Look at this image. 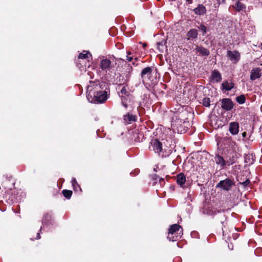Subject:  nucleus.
Here are the masks:
<instances>
[{
  "instance_id": "obj_1",
  "label": "nucleus",
  "mask_w": 262,
  "mask_h": 262,
  "mask_svg": "<svg viewBox=\"0 0 262 262\" xmlns=\"http://www.w3.org/2000/svg\"><path fill=\"white\" fill-rule=\"evenodd\" d=\"M103 85V83L99 81H90L89 84L87 86V98L91 97L94 98L95 97V95H98V93L103 89L102 88Z\"/></svg>"
},
{
  "instance_id": "obj_2",
  "label": "nucleus",
  "mask_w": 262,
  "mask_h": 262,
  "mask_svg": "<svg viewBox=\"0 0 262 262\" xmlns=\"http://www.w3.org/2000/svg\"><path fill=\"white\" fill-rule=\"evenodd\" d=\"M95 97L93 98V97H89L87 99L91 103H102L104 102L107 99V95L106 91L102 90L99 93L98 95H95Z\"/></svg>"
},
{
  "instance_id": "obj_3",
  "label": "nucleus",
  "mask_w": 262,
  "mask_h": 262,
  "mask_svg": "<svg viewBox=\"0 0 262 262\" xmlns=\"http://www.w3.org/2000/svg\"><path fill=\"white\" fill-rule=\"evenodd\" d=\"M222 142L223 144V148L226 149L229 152L235 151L236 144L231 138L224 137L222 139Z\"/></svg>"
},
{
  "instance_id": "obj_4",
  "label": "nucleus",
  "mask_w": 262,
  "mask_h": 262,
  "mask_svg": "<svg viewBox=\"0 0 262 262\" xmlns=\"http://www.w3.org/2000/svg\"><path fill=\"white\" fill-rule=\"evenodd\" d=\"M149 148L150 150L160 155L163 152L162 144L158 139H152L150 142Z\"/></svg>"
},
{
  "instance_id": "obj_5",
  "label": "nucleus",
  "mask_w": 262,
  "mask_h": 262,
  "mask_svg": "<svg viewBox=\"0 0 262 262\" xmlns=\"http://www.w3.org/2000/svg\"><path fill=\"white\" fill-rule=\"evenodd\" d=\"M234 184L233 181L229 179H226L224 180L221 181L216 185V187L221 188L224 190L229 191Z\"/></svg>"
},
{
  "instance_id": "obj_6",
  "label": "nucleus",
  "mask_w": 262,
  "mask_h": 262,
  "mask_svg": "<svg viewBox=\"0 0 262 262\" xmlns=\"http://www.w3.org/2000/svg\"><path fill=\"white\" fill-rule=\"evenodd\" d=\"M152 71V68L150 67H146L142 70L141 76L143 82L149 80L151 75Z\"/></svg>"
},
{
  "instance_id": "obj_7",
  "label": "nucleus",
  "mask_w": 262,
  "mask_h": 262,
  "mask_svg": "<svg viewBox=\"0 0 262 262\" xmlns=\"http://www.w3.org/2000/svg\"><path fill=\"white\" fill-rule=\"evenodd\" d=\"M221 107L225 111H229L233 107V103L229 98L223 99L221 101Z\"/></svg>"
},
{
  "instance_id": "obj_8",
  "label": "nucleus",
  "mask_w": 262,
  "mask_h": 262,
  "mask_svg": "<svg viewBox=\"0 0 262 262\" xmlns=\"http://www.w3.org/2000/svg\"><path fill=\"white\" fill-rule=\"evenodd\" d=\"M227 56L234 63H237L240 59V54L236 51H228Z\"/></svg>"
},
{
  "instance_id": "obj_9",
  "label": "nucleus",
  "mask_w": 262,
  "mask_h": 262,
  "mask_svg": "<svg viewBox=\"0 0 262 262\" xmlns=\"http://www.w3.org/2000/svg\"><path fill=\"white\" fill-rule=\"evenodd\" d=\"M261 76V69L259 68H253L250 73V78L254 81L259 78Z\"/></svg>"
},
{
  "instance_id": "obj_10",
  "label": "nucleus",
  "mask_w": 262,
  "mask_h": 262,
  "mask_svg": "<svg viewBox=\"0 0 262 262\" xmlns=\"http://www.w3.org/2000/svg\"><path fill=\"white\" fill-rule=\"evenodd\" d=\"M173 232L174 233H176L178 235L177 237H181V236L183 235V230L181 227L176 224H173L171 226L170 228L169 229V232Z\"/></svg>"
},
{
  "instance_id": "obj_11",
  "label": "nucleus",
  "mask_w": 262,
  "mask_h": 262,
  "mask_svg": "<svg viewBox=\"0 0 262 262\" xmlns=\"http://www.w3.org/2000/svg\"><path fill=\"white\" fill-rule=\"evenodd\" d=\"M229 130L233 135H237L239 132V124L237 122H232L229 123Z\"/></svg>"
},
{
  "instance_id": "obj_12",
  "label": "nucleus",
  "mask_w": 262,
  "mask_h": 262,
  "mask_svg": "<svg viewBox=\"0 0 262 262\" xmlns=\"http://www.w3.org/2000/svg\"><path fill=\"white\" fill-rule=\"evenodd\" d=\"M215 162L216 164L220 165V166L223 168L224 167L227 165V160L226 161L223 157L217 155L214 158Z\"/></svg>"
},
{
  "instance_id": "obj_13",
  "label": "nucleus",
  "mask_w": 262,
  "mask_h": 262,
  "mask_svg": "<svg viewBox=\"0 0 262 262\" xmlns=\"http://www.w3.org/2000/svg\"><path fill=\"white\" fill-rule=\"evenodd\" d=\"M111 61L110 59H102L100 63V67L102 70H107L110 69L111 67Z\"/></svg>"
},
{
  "instance_id": "obj_14",
  "label": "nucleus",
  "mask_w": 262,
  "mask_h": 262,
  "mask_svg": "<svg viewBox=\"0 0 262 262\" xmlns=\"http://www.w3.org/2000/svg\"><path fill=\"white\" fill-rule=\"evenodd\" d=\"M186 182V177L183 173H180L177 176V182L181 187L184 188V184Z\"/></svg>"
},
{
  "instance_id": "obj_15",
  "label": "nucleus",
  "mask_w": 262,
  "mask_h": 262,
  "mask_svg": "<svg viewBox=\"0 0 262 262\" xmlns=\"http://www.w3.org/2000/svg\"><path fill=\"white\" fill-rule=\"evenodd\" d=\"M211 80L216 82H219L221 81L222 76L218 71L214 70L212 72Z\"/></svg>"
},
{
  "instance_id": "obj_16",
  "label": "nucleus",
  "mask_w": 262,
  "mask_h": 262,
  "mask_svg": "<svg viewBox=\"0 0 262 262\" xmlns=\"http://www.w3.org/2000/svg\"><path fill=\"white\" fill-rule=\"evenodd\" d=\"M230 156L227 157V165L230 166L234 163L236 161V158L235 157L236 154L235 151L230 152Z\"/></svg>"
},
{
  "instance_id": "obj_17",
  "label": "nucleus",
  "mask_w": 262,
  "mask_h": 262,
  "mask_svg": "<svg viewBox=\"0 0 262 262\" xmlns=\"http://www.w3.org/2000/svg\"><path fill=\"white\" fill-rule=\"evenodd\" d=\"M195 50L203 56H208L209 54V51L202 46H197Z\"/></svg>"
},
{
  "instance_id": "obj_18",
  "label": "nucleus",
  "mask_w": 262,
  "mask_h": 262,
  "mask_svg": "<svg viewBox=\"0 0 262 262\" xmlns=\"http://www.w3.org/2000/svg\"><path fill=\"white\" fill-rule=\"evenodd\" d=\"M222 87L223 90H225L226 91H229L233 88L234 84L231 82H228L227 81H225L222 83Z\"/></svg>"
},
{
  "instance_id": "obj_19",
  "label": "nucleus",
  "mask_w": 262,
  "mask_h": 262,
  "mask_svg": "<svg viewBox=\"0 0 262 262\" xmlns=\"http://www.w3.org/2000/svg\"><path fill=\"white\" fill-rule=\"evenodd\" d=\"M206 11V8L203 5H199L197 8L194 9V13L200 15L205 14Z\"/></svg>"
},
{
  "instance_id": "obj_20",
  "label": "nucleus",
  "mask_w": 262,
  "mask_h": 262,
  "mask_svg": "<svg viewBox=\"0 0 262 262\" xmlns=\"http://www.w3.org/2000/svg\"><path fill=\"white\" fill-rule=\"evenodd\" d=\"M198 33L197 30L195 29H192L190 30L187 34V36L188 37L187 39H189L190 38H196L198 37Z\"/></svg>"
},
{
  "instance_id": "obj_21",
  "label": "nucleus",
  "mask_w": 262,
  "mask_h": 262,
  "mask_svg": "<svg viewBox=\"0 0 262 262\" xmlns=\"http://www.w3.org/2000/svg\"><path fill=\"white\" fill-rule=\"evenodd\" d=\"M136 120V116L132 114H128L124 116V120L127 123H130L131 122L135 121Z\"/></svg>"
},
{
  "instance_id": "obj_22",
  "label": "nucleus",
  "mask_w": 262,
  "mask_h": 262,
  "mask_svg": "<svg viewBox=\"0 0 262 262\" xmlns=\"http://www.w3.org/2000/svg\"><path fill=\"white\" fill-rule=\"evenodd\" d=\"M177 236H178V235L176 234V232H168L167 238L169 239V241H176L181 238L177 237Z\"/></svg>"
},
{
  "instance_id": "obj_23",
  "label": "nucleus",
  "mask_w": 262,
  "mask_h": 262,
  "mask_svg": "<svg viewBox=\"0 0 262 262\" xmlns=\"http://www.w3.org/2000/svg\"><path fill=\"white\" fill-rule=\"evenodd\" d=\"M233 7L237 11L243 10L246 8L245 6L239 1L237 2Z\"/></svg>"
},
{
  "instance_id": "obj_24",
  "label": "nucleus",
  "mask_w": 262,
  "mask_h": 262,
  "mask_svg": "<svg viewBox=\"0 0 262 262\" xmlns=\"http://www.w3.org/2000/svg\"><path fill=\"white\" fill-rule=\"evenodd\" d=\"M89 56H91V54L88 51H84L83 53L79 54L78 56L79 59H86L89 58Z\"/></svg>"
},
{
  "instance_id": "obj_25",
  "label": "nucleus",
  "mask_w": 262,
  "mask_h": 262,
  "mask_svg": "<svg viewBox=\"0 0 262 262\" xmlns=\"http://www.w3.org/2000/svg\"><path fill=\"white\" fill-rule=\"evenodd\" d=\"M51 215L50 214L47 213L45 215L42 220V225H47L48 222L51 220Z\"/></svg>"
},
{
  "instance_id": "obj_26",
  "label": "nucleus",
  "mask_w": 262,
  "mask_h": 262,
  "mask_svg": "<svg viewBox=\"0 0 262 262\" xmlns=\"http://www.w3.org/2000/svg\"><path fill=\"white\" fill-rule=\"evenodd\" d=\"M236 101L240 104H244L245 102L246 98L244 95H241L236 98Z\"/></svg>"
},
{
  "instance_id": "obj_27",
  "label": "nucleus",
  "mask_w": 262,
  "mask_h": 262,
  "mask_svg": "<svg viewBox=\"0 0 262 262\" xmlns=\"http://www.w3.org/2000/svg\"><path fill=\"white\" fill-rule=\"evenodd\" d=\"M165 44V42L164 40H162L160 42H158L157 43V49L160 52L163 51Z\"/></svg>"
},
{
  "instance_id": "obj_28",
  "label": "nucleus",
  "mask_w": 262,
  "mask_h": 262,
  "mask_svg": "<svg viewBox=\"0 0 262 262\" xmlns=\"http://www.w3.org/2000/svg\"><path fill=\"white\" fill-rule=\"evenodd\" d=\"M72 186L73 187V188L74 190L78 191V189H81L79 185L77 183L76 180L75 178H73L71 181Z\"/></svg>"
},
{
  "instance_id": "obj_29",
  "label": "nucleus",
  "mask_w": 262,
  "mask_h": 262,
  "mask_svg": "<svg viewBox=\"0 0 262 262\" xmlns=\"http://www.w3.org/2000/svg\"><path fill=\"white\" fill-rule=\"evenodd\" d=\"M62 193L65 198L70 199L72 194V191L68 190H63Z\"/></svg>"
},
{
  "instance_id": "obj_30",
  "label": "nucleus",
  "mask_w": 262,
  "mask_h": 262,
  "mask_svg": "<svg viewBox=\"0 0 262 262\" xmlns=\"http://www.w3.org/2000/svg\"><path fill=\"white\" fill-rule=\"evenodd\" d=\"M210 100L209 98H204L203 100V105L206 107H209L210 105Z\"/></svg>"
},
{
  "instance_id": "obj_31",
  "label": "nucleus",
  "mask_w": 262,
  "mask_h": 262,
  "mask_svg": "<svg viewBox=\"0 0 262 262\" xmlns=\"http://www.w3.org/2000/svg\"><path fill=\"white\" fill-rule=\"evenodd\" d=\"M199 29L203 32V35L207 32V28L204 25H201L199 27Z\"/></svg>"
},
{
  "instance_id": "obj_32",
  "label": "nucleus",
  "mask_w": 262,
  "mask_h": 262,
  "mask_svg": "<svg viewBox=\"0 0 262 262\" xmlns=\"http://www.w3.org/2000/svg\"><path fill=\"white\" fill-rule=\"evenodd\" d=\"M127 55L126 56V60L129 62H131L133 60V57L129 56L131 54L130 52H127Z\"/></svg>"
},
{
  "instance_id": "obj_33",
  "label": "nucleus",
  "mask_w": 262,
  "mask_h": 262,
  "mask_svg": "<svg viewBox=\"0 0 262 262\" xmlns=\"http://www.w3.org/2000/svg\"><path fill=\"white\" fill-rule=\"evenodd\" d=\"M121 93L122 94L126 95L127 93L126 88L125 86L122 87L121 90Z\"/></svg>"
},
{
  "instance_id": "obj_34",
  "label": "nucleus",
  "mask_w": 262,
  "mask_h": 262,
  "mask_svg": "<svg viewBox=\"0 0 262 262\" xmlns=\"http://www.w3.org/2000/svg\"><path fill=\"white\" fill-rule=\"evenodd\" d=\"M250 157V156H248V155L246 156L245 160V162H246V163L249 162V161L248 160H249Z\"/></svg>"
},
{
  "instance_id": "obj_35",
  "label": "nucleus",
  "mask_w": 262,
  "mask_h": 262,
  "mask_svg": "<svg viewBox=\"0 0 262 262\" xmlns=\"http://www.w3.org/2000/svg\"><path fill=\"white\" fill-rule=\"evenodd\" d=\"M250 183V181L249 180H247L246 181H245L244 182H243V184L245 185V186H246L247 185H248Z\"/></svg>"
},
{
  "instance_id": "obj_36",
  "label": "nucleus",
  "mask_w": 262,
  "mask_h": 262,
  "mask_svg": "<svg viewBox=\"0 0 262 262\" xmlns=\"http://www.w3.org/2000/svg\"><path fill=\"white\" fill-rule=\"evenodd\" d=\"M135 59V61H134V62H133V65H136H136H137V63H136L135 61H137L138 58L136 57V58H135V59Z\"/></svg>"
},
{
  "instance_id": "obj_37",
  "label": "nucleus",
  "mask_w": 262,
  "mask_h": 262,
  "mask_svg": "<svg viewBox=\"0 0 262 262\" xmlns=\"http://www.w3.org/2000/svg\"><path fill=\"white\" fill-rule=\"evenodd\" d=\"M246 135H247V133H246V132H243V133H242V136H243L244 138L246 137Z\"/></svg>"
},
{
  "instance_id": "obj_38",
  "label": "nucleus",
  "mask_w": 262,
  "mask_h": 262,
  "mask_svg": "<svg viewBox=\"0 0 262 262\" xmlns=\"http://www.w3.org/2000/svg\"><path fill=\"white\" fill-rule=\"evenodd\" d=\"M40 238V234L39 233H37L36 239H39Z\"/></svg>"
},
{
  "instance_id": "obj_39",
  "label": "nucleus",
  "mask_w": 262,
  "mask_h": 262,
  "mask_svg": "<svg viewBox=\"0 0 262 262\" xmlns=\"http://www.w3.org/2000/svg\"><path fill=\"white\" fill-rule=\"evenodd\" d=\"M122 105L125 107H127V104L124 103L123 101H122Z\"/></svg>"
},
{
  "instance_id": "obj_40",
  "label": "nucleus",
  "mask_w": 262,
  "mask_h": 262,
  "mask_svg": "<svg viewBox=\"0 0 262 262\" xmlns=\"http://www.w3.org/2000/svg\"><path fill=\"white\" fill-rule=\"evenodd\" d=\"M177 128H178V129H177V131H178V133L180 132L181 133H182V130H181V129H180V128H179V127H178Z\"/></svg>"
},
{
  "instance_id": "obj_41",
  "label": "nucleus",
  "mask_w": 262,
  "mask_h": 262,
  "mask_svg": "<svg viewBox=\"0 0 262 262\" xmlns=\"http://www.w3.org/2000/svg\"><path fill=\"white\" fill-rule=\"evenodd\" d=\"M171 126L173 127V129L175 130L176 129V128H175L176 125L173 123H172Z\"/></svg>"
},
{
  "instance_id": "obj_42",
  "label": "nucleus",
  "mask_w": 262,
  "mask_h": 262,
  "mask_svg": "<svg viewBox=\"0 0 262 262\" xmlns=\"http://www.w3.org/2000/svg\"><path fill=\"white\" fill-rule=\"evenodd\" d=\"M187 1L189 3L191 4V3H192V0H187Z\"/></svg>"
},
{
  "instance_id": "obj_43",
  "label": "nucleus",
  "mask_w": 262,
  "mask_h": 262,
  "mask_svg": "<svg viewBox=\"0 0 262 262\" xmlns=\"http://www.w3.org/2000/svg\"><path fill=\"white\" fill-rule=\"evenodd\" d=\"M146 46V45L145 43H144V44L143 45V47H145Z\"/></svg>"
},
{
  "instance_id": "obj_44",
  "label": "nucleus",
  "mask_w": 262,
  "mask_h": 262,
  "mask_svg": "<svg viewBox=\"0 0 262 262\" xmlns=\"http://www.w3.org/2000/svg\"><path fill=\"white\" fill-rule=\"evenodd\" d=\"M262 4V0H258Z\"/></svg>"
},
{
  "instance_id": "obj_45",
  "label": "nucleus",
  "mask_w": 262,
  "mask_h": 262,
  "mask_svg": "<svg viewBox=\"0 0 262 262\" xmlns=\"http://www.w3.org/2000/svg\"><path fill=\"white\" fill-rule=\"evenodd\" d=\"M253 160H252V161L251 162H250V163L252 164L253 163Z\"/></svg>"
}]
</instances>
